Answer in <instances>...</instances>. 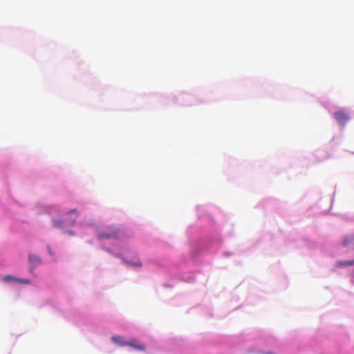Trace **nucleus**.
I'll list each match as a JSON object with an SVG mask.
<instances>
[{
  "mask_svg": "<svg viewBox=\"0 0 354 354\" xmlns=\"http://www.w3.org/2000/svg\"><path fill=\"white\" fill-rule=\"evenodd\" d=\"M77 217V210L73 209L67 213V217L64 221L62 219H53V226L55 227H62L65 223L70 225H75Z\"/></svg>",
  "mask_w": 354,
  "mask_h": 354,
  "instance_id": "nucleus-1",
  "label": "nucleus"
},
{
  "mask_svg": "<svg viewBox=\"0 0 354 354\" xmlns=\"http://www.w3.org/2000/svg\"><path fill=\"white\" fill-rule=\"evenodd\" d=\"M334 118L336 121L342 126H344L350 120L349 115L344 111H338L334 113Z\"/></svg>",
  "mask_w": 354,
  "mask_h": 354,
  "instance_id": "nucleus-2",
  "label": "nucleus"
},
{
  "mask_svg": "<svg viewBox=\"0 0 354 354\" xmlns=\"http://www.w3.org/2000/svg\"><path fill=\"white\" fill-rule=\"evenodd\" d=\"M118 232L116 230H113L111 232H102L98 234V239L100 240L103 239H109L112 238L117 237Z\"/></svg>",
  "mask_w": 354,
  "mask_h": 354,
  "instance_id": "nucleus-3",
  "label": "nucleus"
},
{
  "mask_svg": "<svg viewBox=\"0 0 354 354\" xmlns=\"http://www.w3.org/2000/svg\"><path fill=\"white\" fill-rule=\"evenodd\" d=\"M131 347L134 348L136 350L138 351H145V346L143 344H140L137 339H131L129 342H127V345Z\"/></svg>",
  "mask_w": 354,
  "mask_h": 354,
  "instance_id": "nucleus-4",
  "label": "nucleus"
},
{
  "mask_svg": "<svg viewBox=\"0 0 354 354\" xmlns=\"http://www.w3.org/2000/svg\"><path fill=\"white\" fill-rule=\"evenodd\" d=\"M3 281L4 282H12V281H15V282H20V283H30L29 280H27V279H17V278L11 276V275H6V276L3 277Z\"/></svg>",
  "mask_w": 354,
  "mask_h": 354,
  "instance_id": "nucleus-5",
  "label": "nucleus"
},
{
  "mask_svg": "<svg viewBox=\"0 0 354 354\" xmlns=\"http://www.w3.org/2000/svg\"><path fill=\"white\" fill-rule=\"evenodd\" d=\"M29 261L31 264H32L34 266H37L41 263V259L34 254H30L29 255Z\"/></svg>",
  "mask_w": 354,
  "mask_h": 354,
  "instance_id": "nucleus-6",
  "label": "nucleus"
},
{
  "mask_svg": "<svg viewBox=\"0 0 354 354\" xmlns=\"http://www.w3.org/2000/svg\"><path fill=\"white\" fill-rule=\"evenodd\" d=\"M112 340L116 343L120 344V346H127V342L124 341L121 336H114L112 337Z\"/></svg>",
  "mask_w": 354,
  "mask_h": 354,
  "instance_id": "nucleus-7",
  "label": "nucleus"
},
{
  "mask_svg": "<svg viewBox=\"0 0 354 354\" xmlns=\"http://www.w3.org/2000/svg\"><path fill=\"white\" fill-rule=\"evenodd\" d=\"M353 265H354V260L353 261H343L337 262V266H338V267L353 266Z\"/></svg>",
  "mask_w": 354,
  "mask_h": 354,
  "instance_id": "nucleus-8",
  "label": "nucleus"
},
{
  "mask_svg": "<svg viewBox=\"0 0 354 354\" xmlns=\"http://www.w3.org/2000/svg\"><path fill=\"white\" fill-rule=\"evenodd\" d=\"M343 244L344 246H348L351 244L354 245V236L346 237L344 240Z\"/></svg>",
  "mask_w": 354,
  "mask_h": 354,
  "instance_id": "nucleus-9",
  "label": "nucleus"
},
{
  "mask_svg": "<svg viewBox=\"0 0 354 354\" xmlns=\"http://www.w3.org/2000/svg\"><path fill=\"white\" fill-rule=\"evenodd\" d=\"M126 263H128V264H130L131 266H134L140 267L142 266V263H141V262L140 261H137L136 262H133V261H127Z\"/></svg>",
  "mask_w": 354,
  "mask_h": 354,
  "instance_id": "nucleus-10",
  "label": "nucleus"
},
{
  "mask_svg": "<svg viewBox=\"0 0 354 354\" xmlns=\"http://www.w3.org/2000/svg\"><path fill=\"white\" fill-rule=\"evenodd\" d=\"M68 233L70 235H73H73H75V232H73V231H69Z\"/></svg>",
  "mask_w": 354,
  "mask_h": 354,
  "instance_id": "nucleus-11",
  "label": "nucleus"
}]
</instances>
